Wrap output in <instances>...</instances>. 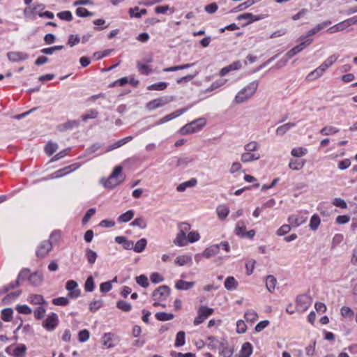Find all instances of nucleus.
<instances>
[{
    "label": "nucleus",
    "mask_w": 357,
    "mask_h": 357,
    "mask_svg": "<svg viewBox=\"0 0 357 357\" xmlns=\"http://www.w3.org/2000/svg\"><path fill=\"white\" fill-rule=\"evenodd\" d=\"M123 167L121 165L116 166L108 178H102L100 183L107 188H114L122 183L124 180L121 172Z\"/></svg>",
    "instance_id": "obj_1"
},
{
    "label": "nucleus",
    "mask_w": 357,
    "mask_h": 357,
    "mask_svg": "<svg viewBox=\"0 0 357 357\" xmlns=\"http://www.w3.org/2000/svg\"><path fill=\"white\" fill-rule=\"evenodd\" d=\"M257 87L258 82L253 81L250 82L237 93L234 98V102L237 104H240L247 101L255 93Z\"/></svg>",
    "instance_id": "obj_2"
},
{
    "label": "nucleus",
    "mask_w": 357,
    "mask_h": 357,
    "mask_svg": "<svg viewBox=\"0 0 357 357\" xmlns=\"http://www.w3.org/2000/svg\"><path fill=\"white\" fill-rule=\"evenodd\" d=\"M206 120L204 118L197 119L182 127L180 130V132L182 135H188L197 132L206 125Z\"/></svg>",
    "instance_id": "obj_3"
},
{
    "label": "nucleus",
    "mask_w": 357,
    "mask_h": 357,
    "mask_svg": "<svg viewBox=\"0 0 357 357\" xmlns=\"http://www.w3.org/2000/svg\"><path fill=\"white\" fill-rule=\"evenodd\" d=\"M59 319L56 313H51L43 322V326L47 331H52L58 326Z\"/></svg>",
    "instance_id": "obj_4"
},
{
    "label": "nucleus",
    "mask_w": 357,
    "mask_h": 357,
    "mask_svg": "<svg viewBox=\"0 0 357 357\" xmlns=\"http://www.w3.org/2000/svg\"><path fill=\"white\" fill-rule=\"evenodd\" d=\"M356 22H357V20H356L355 17H351V18L347 19V20L331 27L328 29V31L330 33H335L336 31H340L345 29L346 28H347L348 26H349L352 24H356Z\"/></svg>",
    "instance_id": "obj_5"
},
{
    "label": "nucleus",
    "mask_w": 357,
    "mask_h": 357,
    "mask_svg": "<svg viewBox=\"0 0 357 357\" xmlns=\"http://www.w3.org/2000/svg\"><path fill=\"white\" fill-rule=\"evenodd\" d=\"M306 36H301V40L302 41L298 45L294 47L287 53V56L291 58L303 50L307 45H310L312 42V39L305 40Z\"/></svg>",
    "instance_id": "obj_6"
},
{
    "label": "nucleus",
    "mask_w": 357,
    "mask_h": 357,
    "mask_svg": "<svg viewBox=\"0 0 357 357\" xmlns=\"http://www.w3.org/2000/svg\"><path fill=\"white\" fill-rule=\"evenodd\" d=\"M169 291L170 289L168 286H160L153 292V298L155 301L165 299L169 295Z\"/></svg>",
    "instance_id": "obj_7"
},
{
    "label": "nucleus",
    "mask_w": 357,
    "mask_h": 357,
    "mask_svg": "<svg viewBox=\"0 0 357 357\" xmlns=\"http://www.w3.org/2000/svg\"><path fill=\"white\" fill-rule=\"evenodd\" d=\"M118 337L112 333H105L102 337V344L106 349L112 348L115 346L114 342L118 340Z\"/></svg>",
    "instance_id": "obj_8"
},
{
    "label": "nucleus",
    "mask_w": 357,
    "mask_h": 357,
    "mask_svg": "<svg viewBox=\"0 0 357 357\" xmlns=\"http://www.w3.org/2000/svg\"><path fill=\"white\" fill-rule=\"evenodd\" d=\"M78 284L75 280H69L67 282L66 288L69 291L68 296L70 298H77L80 295L79 289H77Z\"/></svg>",
    "instance_id": "obj_9"
},
{
    "label": "nucleus",
    "mask_w": 357,
    "mask_h": 357,
    "mask_svg": "<svg viewBox=\"0 0 357 357\" xmlns=\"http://www.w3.org/2000/svg\"><path fill=\"white\" fill-rule=\"evenodd\" d=\"M7 57L11 62H20L26 60L29 55L22 52H10L7 53Z\"/></svg>",
    "instance_id": "obj_10"
},
{
    "label": "nucleus",
    "mask_w": 357,
    "mask_h": 357,
    "mask_svg": "<svg viewBox=\"0 0 357 357\" xmlns=\"http://www.w3.org/2000/svg\"><path fill=\"white\" fill-rule=\"evenodd\" d=\"M171 100L172 98L169 99L167 98H157L147 103L146 108L150 110L155 109L158 107L165 105Z\"/></svg>",
    "instance_id": "obj_11"
},
{
    "label": "nucleus",
    "mask_w": 357,
    "mask_h": 357,
    "mask_svg": "<svg viewBox=\"0 0 357 357\" xmlns=\"http://www.w3.org/2000/svg\"><path fill=\"white\" fill-rule=\"evenodd\" d=\"M6 352L15 356V357H22L23 356L26 351V347L24 344H20L17 346L13 349L11 347H9L6 349Z\"/></svg>",
    "instance_id": "obj_12"
},
{
    "label": "nucleus",
    "mask_w": 357,
    "mask_h": 357,
    "mask_svg": "<svg viewBox=\"0 0 357 357\" xmlns=\"http://www.w3.org/2000/svg\"><path fill=\"white\" fill-rule=\"evenodd\" d=\"M52 248V245L51 242L49 241H45L41 243L38 250L36 252V255L40 258H43L48 254Z\"/></svg>",
    "instance_id": "obj_13"
},
{
    "label": "nucleus",
    "mask_w": 357,
    "mask_h": 357,
    "mask_svg": "<svg viewBox=\"0 0 357 357\" xmlns=\"http://www.w3.org/2000/svg\"><path fill=\"white\" fill-rule=\"evenodd\" d=\"M186 111H187V108H182V109H178L176 112H174L172 114H169L164 116L163 118L160 119L155 124L159 125V124L164 123L169 120H172V119L181 115Z\"/></svg>",
    "instance_id": "obj_14"
},
{
    "label": "nucleus",
    "mask_w": 357,
    "mask_h": 357,
    "mask_svg": "<svg viewBox=\"0 0 357 357\" xmlns=\"http://www.w3.org/2000/svg\"><path fill=\"white\" fill-rule=\"evenodd\" d=\"M43 280V274L37 271L30 274L29 276V281L32 285L35 287L40 286L42 284Z\"/></svg>",
    "instance_id": "obj_15"
},
{
    "label": "nucleus",
    "mask_w": 357,
    "mask_h": 357,
    "mask_svg": "<svg viewBox=\"0 0 357 357\" xmlns=\"http://www.w3.org/2000/svg\"><path fill=\"white\" fill-rule=\"evenodd\" d=\"M28 301L33 305H47V303L44 299L43 296L40 294H31L28 298Z\"/></svg>",
    "instance_id": "obj_16"
},
{
    "label": "nucleus",
    "mask_w": 357,
    "mask_h": 357,
    "mask_svg": "<svg viewBox=\"0 0 357 357\" xmlns=\"http://www.w3.org/2000/svg\"><path fill=\"white\" fill-rule=\"evenodd\" d=\"M220 250V245H212L208 248H206L204 252L203 256L206 258H210L213 256L216 255Z\"/></svg>",
    "instance_id": "obj_17"
},
{
    "label": "nucleus",
    "mask_w": 357,
    "mask_h": 357,
    "mask_svg": "<svg viewBox=\"0 0 357 357\" xmlns=\"http://www.w3.org/2000/svg\"><path fill=\"white\" fill-rule=\"evenodd\" d=\"M194 285V282H186L180 280L176 282L175 287L178 290H188L192 288Z\"/></svg>",
    "instance_id": "obj_18"
},
{
    "label": "nucleus",
    "mask_w": 357,
    "mask_h": 357,
    "mask_svg": "<svg viewBox=\"0 0 357 357\" xmlns=\"http://www.w3.org/2000/svg\"><path fill=\"white\" fill-rule=\"evenodd\" d=\"M216 211L218 218L220 220H225L229 213V209L225 205H220L218 206Z\"/></svg>",
    "instance_id": "obj_19"
},
{
    "label": "nucleus",
    "mask_w": 357,
    "mask_h": 357,
    "mask_svg": "<svg viewBox=\"0 0 357 357\" xmlns=\"http://www.w3.org/2000/svg\"><path fill=\"white\" fill-rule=\"evenodd\" d=\"M259 154L251 153L250 152H246L241 155V160L243 162H248L253 160H257L259 158Z\"/></svg>",
    "instance_id": "obj_20"
},
{
    "label": "nucleus",
    "mask_w": 357,
    "mask_h": 357,
    "mask_svg": "<svg viewBox=\"0 0 357 357\" xmlns=\"http://www.w3.org/2000/svg\"><path fill=\"white\" fill-rule=\"evenodd\" d=\"M246 227L243 221H238L236 225L234 232L236 236L243 238V234L245 233Z\"/></svg>",
    "instance_id": "obj_21"
},
{
    "label": "nucleus",
    "mask_w": 357,
    "mask_h": 357,
    "mask_svg": "<svg viewBox=\"0 0 357 357\" xmlns=\"http://www.w3.org/2000/svg\"><path fill=\"white\" fill-rule=\"evenodd\" d=\"M196 178H191L190 181H185L177 186V190L179 192L184 191L187 188L193 187L197 184Z\"/></svg>",
    "instance_id": "obj_22"
},
{
    "label": "nucleus",
    "mask_w": 357,
    "mask_h": 357,
    "mask_svg": "<svg viewBox=\"0 0 357 357\" xmlns=\"http://www.w3.org/2000/svg\"><path fill=\"white\" fill-rule=\"evenodd\" d=\"M277 280L273 275H268L266 277V286L268 291L272 292L275 287Z\"/></svg>",
    "instance_id": "obj_23"
},
{
    "label": "nucleus",
    "mask_w": 357,
    "mask_h": 357,
    "mask_svg": "<svg viewBox=\"0 0 357 357\" xmlns=\"http://www.w3.org/2000/svg\"><path fill=\"white\" fill-rule=\"evenodd\" d=\"M252 353V346L250 342H245L241 348L240 354L244 357H249Z\"/></svg>",
    "instance_id": "obj_24"
},
{
    "label": "nucleus",
    "mask_w": 357,
    "mask_h": 357,
    "mask_svg": "<svg viewBox=\"0 0 357 357\" xmlns=\"http://www.w3.org/2000/svg\"><path fill=\"white\" fill-rule=\"evenodd\" d=\"M260 19H261V17L259 16H255V15H253L252 13H243V14L238 16V20H248L249 22H248V24H250L254 21L259 20Z\"/></svg>",
    "instance_id": "obj_25"
},
{
    "label": "nucleus",
    "mask_w": 357,
    "mask_h": 357,
    "mask_svg": "<svg viewBox=\"0 0 357 357\" xmlns=\"http://www.w3.org/2000/svg\"><path fill=\"white\" fill-rule=\"evenodd\" d=\"M237 287V282L234 277H228L226 278L225 282V287L227 290H231L236 289Z\"/></svg>",
    "instance_id": "obj_26"
},
{
    "label": "nucleus",
    "mask_w": 357,
    "mask_h": 357,
    "mask_svg": "<svg viewBox=\"0 0 357 357\" xmlns=\"http://www.w3.org/2000/svg\"><path fill=\"white\" fill-rule=\"evenodd\" d=\"M324 70L322 68H321V67H318L317 68H316L314 70H313L312 72H311L307 76V80H313V79H315L318 77H319L323 73H324Z\"/></svg>",
    "instance_id": "obj_27"
},
{
    "label": "nucleus",
    "mask_w": 357,
    "mask_h": 357,
    "mask_svg": "<svg viewBox=\"0 0 357 357\" xmlns=\"http://www.w3.org/2000/svg\"><path fill=\"white\" fill-rule=\"evenodd\" d=\"M294 126V123H287L286 124H284L277 128L276 133L279 135H282Z\"/></svg>",
    "instance_id": "obj_28"
},
{
    "label": "nucleus",
    "mask_w": 357,
    "mask_h": 357,
    "mask_svg": "<svg viewBox=\"0 0 357 357\" xmlns=\"http://www.w3.org/2000/svg\"><path fill=\"white\" fill-rule=\"evenodd\" d=\"M174 243L179 246L185 245L186 244V235L185 233L179 232L174 241Z\"/></svg>",
    "instance_id": "obj_29"
},
{
    "label": "nucleus",
    "mask_w": 357,
    "mask_h": 357,
    "mask_svg": "<svg viewBox=\"0 0 357 357\" xmlns=\"http://www.w3.org/2000/svg\"><path fill=\"white\" fill-rule=\"evenodd\" d=\"M213 312V309L205 306H201L198 310V314L205 319L209 317Z\"/></svg>",
    "instance_id": "obj_30"
},
{
    "label": "nucleus",
    "mask_w": 357,
    "mask_h": 357,
    "mask_svg": "<svg viewBox=\"0 0 357 357\" xmlns=\"http://www.w3.org/2000/svg\"><path fill=\"white\" fill-rule=\"evenodd\" d=\"M174 314L171 313L166 312H157L155 314V317L159 321H169L172 320L174 318Z\"/></svg>",
    "instance_id": "obj_31"
},
{
    "label": "nucleus",
    "mask_w": 357,
    "mask_h": 357,
    "mask_svg": "<svg viewBox=\"0 0 357 357\" xmlns=\"http://www.w3.org/2000/svg\"><path fill=\"white\" fill-rule=\"evenodd\" d=\"M86 257L87 258V261L90 264H93L95 263L96 258H97V254L96 252L93 251L92 250L87 248L86 250Z\"/></svg>",
    "instance_id": "obj_32"
},
{
    "label": "nucleus",
    "mask_w": 357,
    "mask_h": 357,
    "mask_svg": "<svg viewBox=\"0 0 357 357\" xmlns=\"http://www.w3.org/2000/svg\"><path fill=\"white\" fill-rule=\"evenodd\" d=\"M339 131L337 128L335 127L329 126H325L320 130V133L323 135H330L335 133H337Z\"/></svg>",
    "instance_id": "obj_33"
},
{
    "label": "nucleus",
    "mask_w": 357,
    "mask_h": 357,
    "mask_svg": "<svg viewBox=\"0 0 357 357\" xmlns=\"http://www.w3.org/2000/svg\"><path fill=\"white\" fill-rule=\"evenodd\" d=\"M134 11H139V7L136 6L135 8L129 9V14L131 17L139 18L142 15H146L147 13V10L146 9H142L139 13H137L136 14H134Z\"/></svg>",
    "instance_id": "obj_34"
},
{
    "label": "nucleus",
    "mask_w": 357,
    "mask_h": 357,
    "mask_svg": "<svg viewBox=\"0 0 357 357\" xmlns=\"http://www.w3.org/2000/svg\"><path fill=\"white\" fill-rule=\"evenodd\" d=\"M146 240L145 238H141L139 240L136 244L134 245V250L136 252H142L146 245Z\"/></svg>",
    "instance_id": "obj_35"
},
{
    "label": "nucleus",
    "mask_w": 357,
    "mask_h": 357,
    "mask_svg": "<svg viewBox=\"0 0 357 357\" xmlns=\"http://www.w3.org/2000/svg\"><path fill=\"white\" fill-rule=\"evenodd\" d=\"M191 261V257L188 255H181L177 257L175 260V264L179 266H184L188 262Z\"/></svg>",
    "instance_id": "obj_36"
},
{
    "label": "nucleus",
    "mask_w": 357,
    "mask_h": 357,
    "mask_svg": "<svg viewBox=\"0 0 357 357\" xmlns=\"http://www.w3.org/2000/svg\"><path fill=\"white\" fill-rule=\"evenodd\" d=\"M134 216V212L131 210L128 211L125 213H123L119 217V221L123 222H127L130 221Z\"/></svg>",
    "instance_id": "obj_37"
},
{
    "label": "nucleus",
    "mask_w": 357,
    "mask_h": 357,
    "mask_svg": "<svg viewBox=\"0 0 357 357\" xmlns=\"http://www.w3.org/2000/svg\"><path fill=\"white\" fill-rule=\"evenodd\" d=\"M185 332L179 331L176 335V338L175 341L176 347H181L185 344Z\"/></svg>",
    "instance_id": "obj_38"
},
{
    "label": "nucleus",
    "mask_w": 357,
    "mask_h": 357,
    "mask_svg": "<svg viewBox=\"0 0 357 357\" xmlns=\"http://www.w3.org/2000/svg\"><path fill=\"white\" fill-rule=\"evenodd\" d=\"M13 310L11 308H6L1 312V318L5 321H9L11 320L13 315Z\"/></svg>",
    "instance_id": "obj_39"
},
{
    "label": "nucleus",
    "mask_w": 357,
    "mask_h": 357,
    "mask_svg": "<svg viewBox=\"0 0 357 357\" xmlns=\"http://www.w3.org/2000/svg\"><path fill=\"white\" fill-rule=\"evenodd\" d=\"M167 86V84L166 82H159L157 84H153L148 86L149 90H157V91H162L165 90Z\"/></svg>",
    "instance_id": "obj_40"
},
{
    "label": "nucleus",
    "mask_w": 357,
    "mask_h": 357,
    "mask_svg": "<svg viewBox=\"0 0 357 357\" xmlns=\"http://www.w3.org/2000/svg\"><path fill=\"white\" fill-rule=\"evenodd\" d=\"M58 149L56 144L49 142L45 146V151L48 155H52Z\"/></svg>",
    "instance_id": "obj_41"
},
{
    "label": "nucleus",
    "mask_w": 357,
    "mask_h": 357,
    "mask_svg": "<svg viewBox=\"0 0 357 357\" xmlns=\"http://www.w3.org/2000/svg\"><path fill=\"white\" fill-rule=\"evenodd\" d=\"M116 307L123 312H128L131 310V305L124 301H119Z\"/></svg>",
    "instance_id": "obj_42"
},
{
    "label": "nucleus",
    "mask_w": 357,
    "mask_h": 357,
    "mask_svg": "<svg viewBox=\"0 0 357 357\" xmlns=\"http://www.w3.org/2000/svg\"><path fill=\"white\" fill-rule=\"evenodd\" d=\"M341 314L345 318H352L354 315V312L350 307L344 306L341 308Z\"/></svg>",
    "instance_id": "obj_43"
},
{
    "label": "nucleus",
    "mask_w": 357,
    "mask_h": 357,
    "mask_svg": "<svg viewBox=\"0 0 357 357\" xmlns=\"http://www.w3.org/2000/svg\"><path fill=\"white\" fill-rule=\"evenodd\" d=\"M52 303L56 305L65 306L69 303V300L66 297H59L53 299Z\"/></svg>",
    "instance_id": "obj_44"
},
{
    "label": "nucleus",
    "mask_w": 357,
    "mask_h": 357,
    "mask_svg": "<svg viewBox=\"0 0 357 357\" xmlns=\"http://www.w3.org/2000/svg\"><path fill=\"white\" fill-rule=\"evenodd\" d=\"M84 289L86 291H92L94 289V281L92 276L88 277L84 284Z\"/></svg>",
    "instance_id": "obj_45"
},
{
    "label": "nucleus",
    "mask_w": 357,
    "mask_h": 357,
    "mask_svg": "<svg viewBox=\"0 0 357 357\" xmlns=\"http://www.w3.org/2000/svg\"><path fill=\"white\" fill-rule=\"evenodd\" d=\"M76 14L79 17H86L93 15V13L91 12H89L86 8H82V7H79L76 9Z\"/></svg>",
    "instance_id": "obj_46"
},
{
    "label": "nucleus",
    "mask_w": 357,
    "mask_h": 357,
    "mask_svg": "<svg viewBox=\"0 0 357 357\" xmlns=\"http://www.w3.org/2000/svg\"><path fill=\"white\" fill-rule=\"evenodd\" d=\"M57 16L63 20L70 22L73 20L72 13L70 11H62L57 14Z\"/></svg>",
    "instance_id": "obj_47"
},
{
    "label": "nucleus",
    "mask_w": 357,
    "mask_h": 357,
    "mask_svg": "<svg viewBox=\"0 0 357 357\" xmlns=\"http://www.w3.org/2000/svg\"><path fill=\"white\" fill-rule=\"evenodd\" d=\"M320 224V218L318 215H314L311 218L310 227L312 230H315L317 229L318 226Z\"/></svg>",
    "instance_id": "obj_48"
},
{
    "label": "nucleus",
    "mask_w": 357,
    "mask_h": 357,
    "mask_svg": "<svg viewBox=\"0 0 357 357\" xmlns=\"http://www.w3.org/2000/svg\"><path fill=\"white\" fill-rule=\"evenodd\" d=\"M45 309L43 306H39L34 310V317L37 319H41L45 317Z\"/></svg>",
    "instance_id": "obj_49"
},
{
    "label": "nucleus",
    "mask_w": 357,
    "mask_h": 357,
    "mask_svg": "<svg viewBox=\"0 0 357 357\" xmlns=\"http://www.w3.org/2000/svg\"><path fill=\"white\" fill-rule=\"evenodd\" d=\"M306 153L307 149L302 147L293 149L291 151V155L294 157H301L305 155Z\"/></svg>",
    "instance_id": "obj_50"
},
{
    "label": "nucleus",
    "mask_w": 357,
    "mask_h": 357,
    "mask_svg": "<svg viewBox=\"0 0 357 357\" xmlns=\"http://www.w3.org/2000/svg\"><path fill=\"white\" fill-rule=\"evenodd\" d=\"M226 82H227L226 79H220L218 81H216V82H213L208 89H206V91L207 92L212 91L223 86L226 83Z\"/></svg>",
    "instance_id": "obj_51"
},
{
    "label": "nucleus",
    "mask_w": 357,
    "mask_h": 357,
    "mask_svg": "<svg viewBox=\"0 0 357 357\" xmlns=\"http://www.w3.org/2000/svg\"><path fill=\"white\" fill-rule=\"evenodd\" d=\"M16 310L20 314H29L31 313V309L26 305H17Z\"/></svg>",
    "instance_id": "obj_52"
},
{
    "label": "nucleus",
    "mask_w": 357,
    "mask_h": 357,
    "mask_svg": "<svg viewBox=\"0 0 357 357\" xmlns=\"http://www.w3.org/2000/svg\"><path fill=\"white\" fill-rule=\"evenodd\" d=\"M136 282L143 287H147L149 286L148 278L144 275L137 277Z\"/></svg>",
    "instance_id": "obj_53"
},
{
    "label": "nucleus",
    "mask_w": 357,
    "mask_h": 357,
    "mask_svg": "<svg viewBox=\"0 0 357 357\" xmlns=\"http://www.w3.org/2000/svg\"><path fill=\"white\" fill-rule=\"evenodd\" d=\"M90 336L89 331L84 329L79 332L78 339L79 342H85L89 340Z\"/></svg>",
    "instance_id": "obj_54"
},
{
    "label": "nucleus",
    "mask_w": 357,
    "mask_h": 357,
    "mask_svg": "<svg viewBox=\"0 0 357 357\" xmlns=\"http://www.w3.org/2000/svg\"><path fill=\"white\" fill-rule=\"evenodd\" d=\"M257 314L255 311L250 310L245 313V318L247 321H253L257 319Z\"/></svg>",
    "instance_id": "obj_55"
},
{
    "label": "nucleus",
    "mask_w": 357,
    "mask_h": 357,
    "mask_svg": "<svg viewBox=\"0 0 357 357\" xmlns=\"http://www.w3.org/2000/svg\"><path fill=\"white\" fill-rule=\"evenodd\" d=\"M290 230V225H284L276 231V234L278 236H282L289 232Z\"/></svg>",
    "instance_id": "obj_56"
},
{
    "label": "nucleus",
    "mask_w": 357,
    "mask_h": 357,
    "mask_svg": "<svg viewBox=\"0 0 357 357\" xmlns=\"http://www.w3.org/2000/svg\"><path fill=\"white\" fill-rule=\"evenodd\" d=\"M72 171L71 169V167L70 166H68V167H66L65 168H63V169H61L58 171H56L55 173H54V178H59V177H61V176H63V175L70 172Z\"/></svg>",
    "instance_id": "obj_57"
},
{
    "label": "nucleus",
    "mask_w": 357,
    "mask_h": 357,
    "mask_svg": "<svg viewBox=\"0 0 357 357\" xmlns=\"http://www.w3.org/2000/svg\"><path fill=\"white\" fill-rule=\"evenodd\" d=\"M132 225L145 229L146 227V222L143 218H137L132 222Z\"/></svg>",
    "instance_id": "obj_58"
},
{
    "label": "nucleus",
    "mask_w": 357,
    "mask_h": 357,
    "mask_svg": "<svg viewBox=\"0 0 357 357\" xmlns=\"http://www.w3.org/2000/svg\"><path fill=\"white\" fill-rule=\"evenodd\" d=\"M234 353V349L229 347H223L220 351L221 355L223 357H231Z\"/></svg>",
    "instance_id": "obj_59"
},
{
    "label": "nucleus",
    "mask_w": 357,
    "mask_h": 357,
    "mask_svg": "<svg viewBox=\"0 0 357 357\" xmlns=\"http://www.w3.org/2000/svg\"><path fill=\"white\" fill-rule=\"evenodd\" d=\"M79 41H80V38H79V36H77V35H70L69 38H68V44L70 47H73L76 44L79 43Z\"/></svg>",
    "instance_id": "obj_60"
},
{
    "label": "nucleus",
    "mask_w": 357,
    "mask_h": 357,
    "mask_svg": "<svg viewBox=\"0 0 357 357\" xmlns=\"http://www.w3.org/2000/svg\"><path fill=\"white\" fill-rule=\"evenodd\" d=\"M98 112L96 110H91L89 113L85 114L82 116V119L83 121H86L89 119H96L98 116Z\"/></svg>",
    "instance_id": "obj_61"
},
{
    "label": "nucleus",
    "mask_w": 357,
    "mask_h": 357,
    "mask_svg": "<svg viewBox=\"0 0 357 357\" xmlns=\"http://www.w3.org/2000/svg\"><path fill=\"white\" fill-rule=\"evenodd\" d=\"M95 213H96V209L95 208H89L86 211V214L84 215V218L82 219L83 224L86 223L90 220L91 216L95 214Z\"/></svg>",
    "instance_id": "obj_62"
},
{
    "label": "nucleus",
    "mask_w": 357,
    "mask_h": 357,
    "mask_svg": "<svg viewBox=\"0 0 357 357\" xmlns=\"http://www.w3.org/2000/svg\"><path fill=\"white\" fill-rule=\"evenodd\" d=\"M258 144L256 142H251L245 146V150L247 152H252L257 150Z\"/></svg>",
    "instance_id": "obj_63"
},
{
    "label": "nucleus",
    "mask_w": 357,
    "mask_h": 357,
    "mask_svg": "<svg viewBox=\"0 0 357 357\" xmlns=\"http://www.w3.org/2000/svg\"><path fill=\"white\" fill-rule=\"evenodd\" d=\"M192 161V158L190 157L181 158L177 161L178 166H187Z\"/></svg>",
    "instance_id": "obj_64"
}]
</instances>
